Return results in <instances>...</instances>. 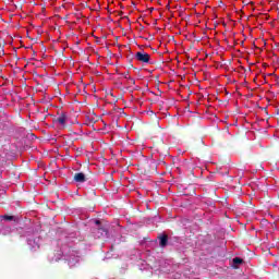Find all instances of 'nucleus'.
Returning <instances> with one entry per match:
<instances>
[{
  "mask_svg": "<svg viewBox=\"0 0 279 279\" xmlns=\"http://www.w3.org/2000/svg\"><path fill=\"white\" fill-rule=\"evenodd\" d=\"M135 60H137L138 62H144L145 64H149V60H151V57L145 51H138L135 53Z\"/></svg>",
  "mask_w": 279,
  "mask_h": 279,
  "instance_id": "nucleus-1",
  "label": "nucleus"
},
{
  "mask_svg": "<svg viewBox=\"0 0 279 279\" xmlns=\"http://www.w3.org/2000/svg\"><path fill=\"white\" fill-rule=\"evenodd\" d=\"M74 182H77L78 184H84V182L88 181V177L84 174V172H76L73 177Z\"/></svg>",
  "mask_w": 279,
  "mask_h": 279,
  "instance_id": "nucleus-2",
  "label": "nucleus"
},
{
  "mask_svg": "<svg viewBox=\"0 0 279 279\" xmlns=\"http://www.w3.org/2000/svg\"><path fill=\"white\" fill-rule=\"evenodd\" d=\"M95 235L98 238V239H106V236H108V230L106 228H97L96 231H95Z\"/></svg>",
  "mask_w": 279,
  "mask_h": 279,
  "instance_id": "nucleus-3",
  "label": "nucleus"
},
{
  "mask_svg": "<svg viewBox=\"0 0 279 279\" xmlns=\"http://www.w3.org/2000/svg\"><path fill=\"white\" fill-rule=\"evenodd\" d=\"M68 119H69V117L66 116V112H61L54 121H56V123H59L60 125H66Z\"/></svg>",
  "mask_w": 279,
  "mask_h": 279,
  "instance_id": "nucleus-4",
  "label": "nucleus"
},
{
  "mask_svg": "<svg viewBox=\"0 0 279 279\" xmlns=\"http://www.w3.org/2000/svg\"><path fill=\"white\" fill-rule=\"evenodd\" d=\"M158 239L160 247H167V244L169 243V235L162 234L159 235Z\"/></svg>",
  "mask_w": 279,
  "mask_h": 279,
  "instance_id": "nucleus-5",
  "label": "nucleus"
},
{
  "mask_svg": "<svg viewBox=\"0 0 279 279\" xmlns=\"http://www.w3.org/2000/svg\"><path fill=\"white\" fill-rule=\"evenodd\" d=\"M232 263H233V269H239V265H243V258L234 257L232 259Z\"/></svg>",
  "mask_w": 279,
  "mask_h": 279,
  "instance_id": "nucleus-6",
  "label": "nucleus"
},
{
  "mask_svg": "<svg viewBox=\"0 0 279 279\" xmlns=\"http://www.w3.org/2000/svg\"><path fill=\"white\" fill-rule=\"evenodd\" d=\"M1 218L4 219V221H14V216L4 215V216H1Z\"/></svg>",
  "mask_w": 279,
  "mask_h": 279,
  "instance_id": "nucleus-7",
  "label": "nucleus"
},
{
  "mask_svg": "<svg viewBox=\"0 0 279 279\" xmlns=\"http://www.w3.org/2000/svg\"><path fill=\"white\" fill-rule=\"evenodd\" d=\"M122 75H123V77H124L125 80H131V77H132V76H130V72H128V71L124 72Z\"/></svg>",
  "mask_w": 279,
  "mask_h": 279,
  "instance_id": "nucleus-8",
  "label": "nucleus"
},
{
  "mask_svg": "<svg viewBox=\"0 0 279 279\" xmlns=\"http://www.w3.org/2000/svg\"><path fill=\"white\" fill-rule=\"evenodd\" d=\"M129 80H130L131 84H136V81L134 78H132V76Z\"/></svg>",
  "mask_w": 279,
  "mask_h": 279,
  "instance_id": "nucleus-9",
  "label": "nucleus"
},
{
  "mask_svg": "<svg viewBox=\"0 0 279 279\" xmlns=\"http://www.w3.org/2000/svg\"><path fill=\"white\" fill-rule=\"evenodd\" d=\"M101 223V221L96 220V226H99Z\"/></svg>",
  "mask_w": 279,
  "mask_h": 279,
  "instance_id": "nucleus-10",
  "label": "nucleus"
}]
</instances>
